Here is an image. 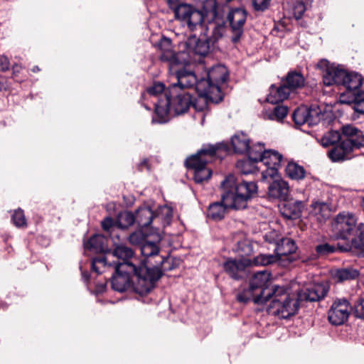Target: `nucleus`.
Here are the masks:
<instances>
[{"instance_id":"f257e3e1","label":"nucleus","mask_w":364,"mask_h":364,"mask_svg":"<svg viewBox=\"0 0 364 364\" xmlns=\"http://www.w3.org/2000/svg\"><path fill=\"white\" fill-rule=\"evenodd\" d=\"M168 259H161V268L159 267H136L132 263H114V274L112 287L114 291L123 292L132 288L133 291L144 296L151 292L164 272L171 271L173 267H164Z\"/></svg>"},{"instance_id":"f03ea898","label":"nucleus","mask_w":364,"mask_h":364,"mask_svg":"<svg viewBox=\"0 0 364 364\" xmlns=\"http://www.w3.org/2000/svg\"><path fill=\"white\" fill-rule=\"evenodd\" d=\"M146 93L154 98V114H185L191 108L195 112H202L209 100L203 95L193 97L189 93L166 87L161 81H154L146 89Z\"/></svg>"},{"instance_id":"7ed1b4c3","label":"nucleus","mask_w":364,"mask_h":364,"mask_svg":"<svg viewBox=\"0 0 364 364\" xmlns=\"http://www.w3.org/2000/svg\"><path fill=\"white\" fill-rule=\"evenodd\" d=\"M270 274L266 271L255 273L250 280L249 287L257 294L255 304H263L271 301L269 314L287 318L299 310L298 301L291 299L284 287H270Z\"/></svg>"},{"instance_id":"20e7f679","label":"nucleus","mask_w":364,"mask_h":364,"mask_svg":"<svg viewBox=\"0 0 364 364\" xmlns=\"http://www.w3.org/2000/svg\"><path fill=\"white\" fill-rule=\"evenodd\" d=\"M161 53L159 59L168 65V70L176 77L177 82L170 84L166 87L183 91L185 88L196 87L197 91L198 80L196 74L187 70L185 66L191 62V58L186 52H175L171 49V41L164 38L160 43Z\"/></svg>"},{"instance_id":"39448f33","label":"nucleus","mask_w":364,"mask_h":364,"mask_svg":"<svg viewBox=\"0 0 364 364\" xmlns=\"http://www.w3.org/2000/svg\"><path fill=\"white\" fill-rule=\"evenodd\" d=\"M222 200L225 204L234 209H244L247 203L257 195L258 186L255 181L237 180L233 175H228L221 183Z\"/></svg>"},{"instance_id":"423d86ee","label":"nucleus","mask_w":364,"mask_h":364,"mask_svg":"<svg viewBox=\"0 0 364 364\" xmlns=\"http://www.w3.org/2000/svg\"><path fill=\"white\" fill-rule=\"evenodd\" d=\"M317 67L323 71V82L326 86L343 87L348 92H356L363 84V77L356 72H350L340 65H331L327 60H321Z\"/></svg>"},{"instance_id":"0eeeda50","label":"nucleus","mask_w":364,"mask_h":364,"mask_svg":"<svg viewBox=\"0 0 364 364\" xmlns=\"http://www.w3.org/2000/svg\"><path fill=\"white\" fill-rule=\"evenodd\" d=\"M228 146L225 143L205 145L198 152L188 158L186 165L188 168L194 170V181L197 183L208 181L212 176L211 169L206 167L216 156H220V152L226 153Z\"/></svg>"},{"instance_id":"6e6552de","label":"nucleus","mask_w":364,"mask_h":364,"mask_svg":"<svg viewBox=\"0 0 364 364\" xmlns=\"http://www.w3.org/2000/svg\"><path fill=\"white\" fill-rule=\"evenodd\" d=\"M228 77V70L224 65H215L208 70L206 77L198 80L197 93L205 96L209 102L219 103L224 97L221 85L227 82Z\"/></svg>"},{"instance_id":"1a4fd4ad","label":"nucleus","mask_w":364,"mask_h":364,"mask_svg":"<svg viewBox=\"0 0 364 364\" xmlns=\"http://www.w3.org/2000/svg\"><path fill=\"white\" fill-rule=\"evenodd\" d=\"M114 263H132L136 267H147L144 262H139L134 257L132 248L124 245H118L112 252L95 257L92 262V269L97 274H101L100 266L112 267L114 266Z\"/></svg>"},{"instance_id":"9d476101","label":"nucleus","mask_w":364,"mask_h":364,"mask_svg":"<svg viewBox=\"0 0 364 364\" xmlns=\"http://www.w3.org/2000/svg\"><path fill=\"white\" fill-rule=\"evenodd\" d=\"M363 226V223L358 225L355 215L349 212L338 213L332 223V229L336 237L352 243H356Z\"/></svg>"},{"instance_id":"9b49d317","label":"nucleus","mask_w":364,"mask_h":364,"mask_svg":"<svg viewBox=\"0 0 364 364\" xmlns=\"http://www.w3.org/2000/svg\"><path fill=\"white\" fill-rule=\"evenodd\" d=\"M343 133L345 141L341 146L330 153L331 157L335 161L349 158L350 154L354 150L364 147V134L360 129L353 125L346 124L343 128Z\"/></svg>"},{"instance_id":"f8f14e48","label":"nucleus","mask_w":364,"mask_h":364,"mask_svg":"<svg viewBox=\"0 0 364 364\" xmlns=\"http://www.w3.org/2000/svg\"><path fill=\"white\" fill-rule=\"evenodd\" d=\"M167 4L173 12L175 18L186 23L191 31L203 23V14L194 6L181 3L180 0H169Z\"/></svg>"},{"instance_id":"ddd939ff","label":"nucleus","mask_w":364,"mask_h":364,"mask_svg":"<svg viewBox=\"0 0 364 364\" xmlns=\"http://www.w3.org/2000/svg\"><path fill=\"white\" fill-rule=\"evenodd\" d=\"M291 93L282 80L278 85H271L267 97V102L274 105L271 114H288L290 112V107L284 101L289 97Z\"/></svg>"},{"instance_id":"4468645a","label":"nucleus","mask_w":364,"mask_h":364,"mask_svg":"<svg viewBox=\"0 0 364 364\" xmlns=\"http://www.w3.org/2000/svg\"><path fill=\"white\" fill-rule=\"evenodd\" d=\"M140 250L141 253L145 257V259L144 261H139V262H144L146 267L152 268L157 266L161 268L162 266L160 261L161 259H164L168 260L164 267H173L172 269L176 267L173 259L159 255L160 249L157 242H151L146 239L144 243L141 244Z\"/></svg>"},{"instance_id":"2eb2a0df","label":"nucleus","mask_w":364,"mask_h":364,"mask_svg":"<svg viewBox=\"0 0 364 364\" xmlns=\"http://www.w3.org/2000/svg\"><path fill=\"white\" fill-rule=\"evenodd\" d=\"M247 16L246 10L241 8H236L229 11L227 20L230 28L231 42L232 43H239L243 36L244 25L247 20Z\"/></svg>"},{"instance_id":"dca6fc26","label":"nucleus","mask_w":364,"mask_h":364,"mask_svg":"<svg viewBox=\"0 0 364 364\" xmlns=\"http://www.w3.org/2000/svg\"><path fill=\"white\" fill-rule=\"evenodd\" d=\"M351 309L352 307L348 300H336L328 312L329 322L335 326L342 325L348 320Z\"/></svg>"},{"instance_id":"f3484780","label":"nucleus","mask_w":364,"mask_h":364,"mask_svg":"<svg viewBox=\"0 0 364 364\" xmlns=\"http://www.w3.org/2000/svg\"><path fill=\"white\" fill-rule=\"evenodd\" d=\"M329 291L328 283H313L306 287L299 294V298H292L298 301H306L310 302L319 301L323 299Z\"/></svg>"},{"instance_id":"a211bd4d","label":"nucleus","mask_w":364,"mask_h":364,"mask_svg":"<svg viewBox=\"0 0 364 364\" xmlns=\"http://www.w3.org/2000/svg\"><path fill=\"white\" fill-rule=\"evenodd\" d=\"M264 119L276 121L279 123L289 124L293 122L296 127H299L305 124L309 127L317 124L320 121L319 115H264Z\"/></svg>"},{"instance_id":"6ab92c4d","label":"nucleus","mask_w":364,"mask_h":364,"mask_svg":"<svg viewBox=\"0 0 364 364\" xmlns=\"http://www.w3.org/2000/svg\"><path fill=\"white\" fill-rule=\"evenodd\" d=\"M250 267H251V259L247 257L229 258L223 264L225 272L235 280L242 279L246 269Z\"/></svg>"},{"instance_id":"aec40b11","label":"nucleus","mask_w":364,"mask_h":364,"mask_svg":"<svg viewBox=\"0 0 364 364\" xmlns=\"http://www.w3.org/2000/svg\"><path fill=\"white\" fill-rule=\"evenodd\" d=\"M282 159V155L277 151L272 149L264 151L261 160V162L267 167V170L262 172L264 179L267 178L268 176L273 177L277 173Z\"/></svg>"},{"instance_id":"412c9836","label":"nucleus","mask_w":364,"mask_h":364,"mask_svg":"<svg viewBox=\"0 0 364 364\" xmlns=\"http://www.w3.org/2000/svg\"><path fill=\"white\" fill-rule=\"evenodd\" d=\"M346 125H343L342 127H341V133H340L338 131H334V130H331V131H329L327 133H326L321 138V144L324 147H327V146H331V145H334L336 144V143L338 142H340V144L337 146H335L333 149H331L328 153V157L331 159V160L332 161H334V162H337V161H344V160H348V159H350L352 158V153L350 154V157L349 158H345V159H339V160H333L331 157V155H330V153L336 148L337 147H339L342 145V143L343 141H345L346 138L343 135V128L345 127Z\"/></svg>"},{"instance_id":"4be33fe9","label":"nucleus","mask_w":364,"mask_h":364,"mask_svg":"<svg viewBox=\"0 0 364 364\" xmlns=\"http://www.w3.org/2000/svg\"><path fill=\"white\" fill-rule=\"evenodd\" d=\"M186 49L183 52H186L190 56V53L196 55L204 56L209 53L210 46L208 39L190 38L186 43Z\"/></svg>"},{"instance_id":"5701e85b","label":"nucleus","mask_w":364,"mask_h":364,"mask_svg":"<svg viewBox=\"0 0 364 364\" xmlns=\"http://www.w3.org/2000/svg\"><path fill=\"white\" fill-rule=\"evenodd\" d=\"M304 207V203L301 200H285L280 208V212L287 219H296L300 217Z\"/></svg>"},{"instance_id":"b1692460","label":"nucleus","mask_w":364,"mask_h":364,"mask_svg":"<svg viewBox=\"0 0 364 364\" xmlns=\"http://www.w3.org/2000/svg\"><path fill=\"white\" fill-rule=\"evenodd\" d=\"M289 193V186L288 183L278 178L274 180L268 187V194L269 197L285 200Z\"/></svg>"},{"instance_id":"393cba45","label":"nucleus","mask_w":364,"mask_h":364,"mask_svg":"<svg viewBox=\"0 0 364 364\" xmlns=\"http://www.w3.org/2000/svg\"><path fill=\"white\" fill-rule=\"evenodd\" d=\"M199 11L203 14V22L206 20L208 23H211L222 18V16L218 11L217 0H205L203 3L202 9Z\"/></svg>"},{"instance_id":"a878e982","label":"nucleus","mask_w":364,"mask_h":364,"mask_svg":"<svg viewBox=\"0 0 364 364\" xmlns=\"http://www.w3.org/2000/svg\"><path fill=\"white\" fill-rule=\"evenodd\" d=\"M288 89L294 92L298 89L304 87L305 78L301 72L296 70H290L284 77L281 79Z\"/></svg>"},{"instance_id":"bb28decb","label":"nucleus","mask_w":364,"mask_h":364,"mask_svg":"<svg viewBox=\"0 0 364 364\" xmlns=\"http://www.w3.org/2000/svg\"><path fill=\"white\" fill-rule=\"evenodd\" d=\"M250 140L243 132L235 134L231 138V145L235 153L245 154L250 149Z\"/></svg>"},{"instance_id":"cd10ccee","label":"nucleus","mask_w":364,"mask_h":364,"mask_svg":"<svg viewBox=\"0 0 364 364\" xmlns=\"http://www.w3.org/2000/svg\"><path fill=\"white\" fill-rule=\"evenodd\" d=\"M134 215L136 218V223H137L139 228H146L149 226L155 217L154 213L148 207L139 208Z\"/></svg>"},{"instance_id":"c85d7f7f","label":"nucleus","mask_w":364,"mask_h":364,"mask_svg":"<svg viewBox=\"0 0 364 364\" xmlns=\"http://www.w3.org/2000/svg\"><path fill=\"white\" fill-rule=\"evenodd\" d=\"M297 247L294 241L290 238H283L277 244L275 253L278 259L282 256H287L296 252Z\"/></svg>"},{"instance_id":"c756f323","label":"nucleus","mask_w":364,"mask_h":364,"mask_svg":"<svg viewBox=\"0 0 364 364\" xmlns=\"http://www.w3.org/2000/svg\"><path fill=\"white\" fill-rule=\"evenodd\" d=\"M333 278L338 282H343L355 279L359 276L358 269L353 267H345L336 269L333 274Z\"/></svg>"},{"instance_id":"7c9ffc66","label":"nucleus","mask_w":364,"mask_h":364,"mask_svg":"<svg viewBox=\"0 0 364 364\" xmlns=\"http://www.w3.org/2000/svg\"><path fill=\"white\" fill-rule=\"evenodd\" d=\"M228 208L231 207L226 205L221 199V202H215L209 205L208 215L214 220H220L224 218Z\"/></svg>"},{"instance_id":"2f4dec72","label":"nucleus","mask_w":364,"mask_h":364,"mask_svg":"<svg viewBox=\"0 0 364 364\" xmlns=\"http://www.w3.org/2000/svg\"><path fill=\"white\" fill-rule=\"evenodd\" d=\"M87 249L95 252H105L107 248V239L101 235H95L85 244Z\"/></svg>"},{"instance_id":"473e14b6","label":"nucleus","mask_w":364,"mask_h":364,"mask_svg":"<svg viewBox=\"0 0 364 364\" xmlns=\"http://www.w3.org/2000/svg\"><path fill=\"white\" fill-rule=\"evenodd\" d=\"M286 175L292 180L299 181L304 178L306 170L295 162H289L285 168Z\"/></svg>"},{"instance_id":"72a5a7b5","label":"nucleus","mask_w":364,"mask_h":364,"mask_svg":"<svg viewBox=\"0 0 364 364\" xmlns=\"http://www.w3.org/2000/svg\"><path fill=\"white\" fill-rule=\"evenodd\" d=\"M264 151L265 149L263 144L258 143L252 145V146H250V149L246 152L248 154L247 159L255 163L261 162Z\"/></svg>"},{"instance_id":"f704fd0d","label":"nucleus","mask_w":364,"mask_h":364,"mask_svg":"<svg viewBox=\"0 0 364 364\" xmlns=\"http://www.w3.org/2000/svg\"><path fill=\"white\" fill-rule=\"evenodd\" d=\"M117 223L119 228L126 229L136 223L135 215L130 211L119 213L117 215Z\"/></svg>"},{"instance_id":"c9c22d12","label":"nucleus","mask_w":364,"mask_h":364,"mask_svg":"<svg viewBox=\"0 0 364 364\" xmlns=\"http://www.w3.org/2000/svg\"><path fill=\"white\" fill-rule=\"evenodd\" d=\"M278 260V257L273 255L260 254L251 259L252 266H266L274 263Z\"/></svg>"},{"instance_id":"e433bc0d","label":"nucleus","mask_w":364,"mask_h":364,"mask_svg":"<svg viewBox=\"0 0 364 364\" xmlns=\"http://www.w3.org/2000/svg\"><path fill=\"white\" fill-rule=\"evenodd\" d=\"M255 162L246 159L237 161V168L240 171L242 174L247 175L257 172V167Z\"/></svg>"},{"instance_id":"4c0bfd02","label":"nucleus","mask_w":364,"mask_h":364,"mask_svg":"<svg viewBox=\"0 0 364 364\" xmlns=\"http://www.w3.org/2000/svg\"><path fill=\"white\" fill-rule=\"evenodd\" d=\"M291 114H322L319 107L315 105H301L291 110Z\"/></svg>"},{"instance_id":"58836bf2","label":"nucleus","mask_w":364,"mask_h":364,"mask_svg":"<svg viewBox=\"0 0 364 364\" xmlns=\"http://www.w3.org/2000/svg\"><path fill=\"white\" fill-rule=\"evenodd\" d=\"M313 211L316 215H320L323 219H326L330 215L329 205L325 202L316 201L312 205Z\"/></svg>"},{"instance_id":"ea45409f","label":"nucleus","mask_w":364,"mask_h":364,"mask_svg":"<svg viewBox=\"0 0 364 364\" xmlns=\"http://www.w3.org/2000/svg\"><path fill=\"white\" fill-rule=\"evenodd\" d=\"M215 22V26L213 29L212 35L210 38L213 43L217 42L223 37L225 27V22L223 21L222 18Z\"/></svg>"},{"instance_id":"a19ab883","label":"nucleus","mask_w":364,"mask_h":364,"mask_svg":"<svg viewBox=\"0 0 364 364\" xmlns=\"http://www.w3.org/2000/svg\"><path fill=\"white\" fill-rule=\"evenodd\" d=\"M234 250L242 257L250 255L252 252V246L246 240H242L237 242Z\"/></svg>"},{"instance_id":"79ce46f5","label":"nucleus","mask_w":364,"mask_h":364,"mask_svg":"<svg viewBox=\"0 0 364 364\" xmlns=\"http://www.w3.org/2000/svg\"><path fill=\"white\" fill-rule=\"evenodd\" d=\"M11 220L14 225L17 228H25L27 225L23 210L20 208L14 212Z\"/></svg>"},{"instance_id":"37998d69","label":"nucleus","mask_w":364,"mask_h":364,"mask_svg":"<svg viewBox=\"0 0 364 364\" xmlns=\"http://www.w3.org/2000/svg\"><path fill=\"white\" fill-rule=\"evenodd\" d=\"M256 296L257 294H255V291H253L249 287L248 289H244L242 292L237 295V300L244 304H246L248 301L252 300L255 304Z\"/></svg>"},{"instance_id":"c03bdc74","label":"nucleus","mask_w":364,"mask_h":364,"mask_svg":"<svg viewBox=\"0 0 364 364\" xmlns=\"http://www.w3.org/2000/svg\"><path fill=\"white\" fill-rule=\"evenodd\" d=\"M334 245L328 243H323L316 247V251L319 256H326L336 251Z\"/></svg>"},{"instance_id":"a18cd8bd","label":"nucleus","mask_w":364,"mask_h":364,"mask_svg":"<svg viewBox=\"0 0 364 364\" xmlns=\"http://www.w3.org/2000/svg\"><path fill=\"white\" fill-rule=\"evenodd\" d=\"M354 110L357 114H364V92L356 94Z\"/></svg>"},{"instance_id":"49530a36","label":"nucleus","mask_w":364,"mask_h":364,"mask_svg":"<svg viewBox=\"0 0 364 364\" xmlns=\"http://www.w3.org/2000/svg\"><path fill=\"white\" fill-rule=\"evenodd\" d=\"M129 242L134 245H139L141 247V244L146 240L142 232H132L128 237Z\"/></svg>"},{"instance_id":"de8ad7c7","label":"nucleus","mask_w":364,"mask_h":364,"mask_svg":"<svg viewBox=\"0 0 364 364\" xmlns=\"http://www.w3.org/2000/svg\"><path fill=\"white\" fill-rule=\"evenodd\" d=\"M306 11V5L303 1H298L294 6L293 14L296 19H301Z\"/></svg>"},{"instance_id":"09e8293b","label":"nucleus","mask_w":364,"mask_h":364,"mask_svg":"<svg viewBox=\"0 0 364 364\" xmlns=\"http://www.w3.org/2000/svg\"><path fill=\"white\" fill-rule=\"evenodd\" d=\"M22 70L21 65L15 63L12 66V75L11 78L16 82L21 83L25 80L24 77L19 76L21 71Z\"/></svg>"},{"instance_id":"8fccbe9b","label":"nucleus","mask_w":364,"mask_h":364,"mask_svg":"<svg viewBox=\"0 0 364 364\" xmlns=\"http://www.w3.org/2000/svg\"><path fill=\"white\" fill-rule=\"evenodd\" d=\"M271 0H252V5L255 11H263L269 6Z\"/></svg>"},{"instance_id":"3c124183","label":"nucleus","mask_w":364,"mask_h":364,"mask_svg":"<svg viewBox=\"0 0 364 364\" xmlns=\"http://www.w3.org/2000/svg\"><path fill=\"white\" fill-rule=\"evenodd\" d=\"M354 314L356 317L364 319V298L359 299L355 304Z\"/></svg>"},{"instance_id":"603ef678","label":"nucleus","mask_w":364,"mask_h":364,"mask_svg":"<svg viewBox=\"0 0 364 364\" xmlns=\"http://www.w3.org/2000/svg\"><path fill=\"white\" fill-rule=\"evenodd\" d=\"M10 90L11 83L9 79L4 75H0V92H6Z\"/></svg>"},{"instance_id":"864d4df0","label":"nucleus","mask_w":364,"mask_h":364,"mask_svg":"<svg viewBox=\"0 0 364 364\" xmlns=\"http://www.w3.org/2000/svg\"><path fill=\"white\" fill-rule=\"evenodd\" d=\"M169 116L170 115H154L151 122L152 124H165L171 119Z\"/></svg>"},{"instance_id":"5fc2aeb1","label":"nucleus","mask_w":364,"mask_h":364,"mask_svg":"<svg viewBox=\"0 0 364 364\" xmlns=\"http://www.w3.org/2000/svg\"><path fill=\"white\" fill-rule=\"evenodd\" d=\"M10 68V62L9 58L5 55L0 57V69L2 72L8 71Z\"/></svg>"},{"instance_id":"6e6d98bb","label":"nucleus","mask_w":364,"mask_h":364,"mask_svg":"<svg viewBox=\"0 0 364 364\" xmlns=\"http://www.w3.org/2000/svg\"><path fill=\"white\" fill-rule=\"evenodd\" d=\"M112 226H113V220L109 217L105 218L102 221V228L104 230L108 231Z\"/></svg>"},{"instance_id":"4d7b16f0","label":"nucleus","mask_w":364,"mask_h":364,"mask_svg":"<svg viewBox=\"0 0 364 364\" xmlns=\"http://www.w3.org/2000/svg\"><path fill=\"white\" fill-rule=\"evenodd\" d=\"M143 166L148 167V160L146 159H143L141 163L139 164V169L140 171L142 170Z\"/></svg>"},{"instance_id":"13d9d810","label":"nucleus","mask_w":364,"mask_h":364,"mask_svg":"<svg viewBox=\"0 0 364 364\" xmlns=\"http://www.w3.org/2000/svg\"><path fill=\"white\" fill-rule=\"evenodd\" d=\"M41 70V69L39 68V67L38 65H35L33 66L32 68H31V71L33 73H38Z\"/></svg>"},{"instance_id":"bf43d9fd","label":"nucleus","mask_w":364,"mask_h":364,"mask_svg":"<svg viewBox=\"0 0 364 364\" xmlns=\"http://www.w3.org/2000/svg\"><path fill=\"white\" fill-rule=\"evenodd\" d=\"M169 0H166V3Z\"/></svg>"}]
</instances>
